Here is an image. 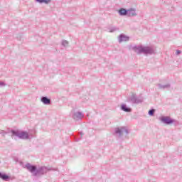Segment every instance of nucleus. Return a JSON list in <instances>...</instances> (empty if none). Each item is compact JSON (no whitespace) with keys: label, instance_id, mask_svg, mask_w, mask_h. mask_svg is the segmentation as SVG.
<instances>
[{"label":"nucleus","instance_id":"obj_11","mask_svg":"<svg viewBox=\"0 0 182 182\" xmlns=\"http://www.w3.org/2000/svg\"><path fill=\"white\" fill-rule=\"evenodd\" d=\"M128 12H129L128 9H126L124 8H121L118 11V14L120 15V16H127Z\"/></svg>","mask_w":182,"mask_h":182},{"label":"nucleus","instance_id":"obj_8","mask_svg":"<svg viewBox=\"0 0 182 182\" xmlns=\"http://www.w3.org/2000/svg\"><path fill=\"white\" fill-rule=\"evenodd\" d=\"M83 113H82L81 112H77L73 114V118L74 119V120H81V119H83Z\"/></svg>","mask_w":182,"mask_h":182},{"label":"nucleus","instance_id":"obj_4","mask_svg":"<svg viewBox=\"0 0 182 182\" xmlns=\"http://www.w3.org/2000/svg\"><path fill=\"white\" fill-rule=\"evenodd\" d=\"M159 120L161 122V123L166 125L173 124V123H174V124H178V121L172 119L170 117L162 116L159 118Z\"/></svg>","mask_w":182,"mask_h":182},{"label":"nucleus","instance_id":"obj_9","mask_svg":"<svg viewBox=\"0 0 182 182\" xmlns=\"http://www.w3.org/2000/svg\"><path fill=\"white\" fill-rule=\"evenodd\" d=\"M136 16H137V14L136 13V9L131 8L128 9V13L127 16L133 17Z\"/></svg>","mask_w":182,"mask_h":182},{"label":"nucleus","instance_id":"obj_10","mask_svg":"<svg viewBox=\"0 0 182 182\" xmlns=\"http://www.w3.org/2000/svg\"><path fill=\"white\" fill-rule=\"evenodd\" d=\"M0 178L4 181H9L11 177L5 173L0 172Z\"/></svg>","mask_w":182,"mask_h":182},{"label":"nucleus","instance_id":"obj_2","mask_svg":"<svg viewBox=\"0 0 182 182\" xmlns=\"http://www.w3.org/2000/svg\"><path fill=\"white\" fill-rule=\"evenodd\" d=\"M132 50L138 55L144 53V55H153L155 52L152 46H134L132 47Z\"/></svg>","mask_w":182,"mask_h":182},{"label":"nucleus","instance_id":"obj_12","mask_svg":"<svg viewBox=\"0 0 182 182\" xmlns=\"http://www.w3.org/2000/svg\"><path fill=\"white\" fill-rule=\"evenodd\" d=\"M121 110H122V112H126L127 113H130V112H132V108L128 107L126 104H122L121 105Z\"/></svg>","mask_w":182,"mask_h":182},{"label":"nucleus","instance_id":"obj_18","mask_svg":"<svg viewBox=\"0 0 182 182\" xmlns=\"http://www.w3.org/2000/svg\"><path fill=\"white\" fill-rule=\"evenodd\" d=\"M156 112V109H151L149 111L148 114L149 116H154V113Z\"/></svg>","mask_w":182,"mask_h":182},{"label":"nucleus","instance_id":"obj_7","mask_svg":"<svg viewBox=\"0 0 182 182\" xmlns=\"http://www.w3.org/2000/svg\"><path fill=\"white\" fill-rule=\"evenodd\" d=\"M130 38L123 33L120 34L118 37V42L122 43V42H129Z\"/></svg>","mask_w":182,"mask_h":182},{"label":"nucleus","instance_id":"obj_6","mask_svg":"<svg viewBox=\"0 0 182 182\" xmlns=\"http://www.w3.org/2000/svg\"><path fill=\"white\" fill-rule=\"evenodd\" d=\"M123 133L129 134V130L124 127L115 128L114 134H117L118 137H122L123 136Z\"/></svg>","mask_w":182,"mask_h":182},{"label":"nucleus","instance_id":"obj_17","mask_svg":"<svg viewBox=\"0 0 182 182\" xmlns=\"http://www.w3.org/2000/svg\"><path fill=\"white\" fill-rule=\"evenodd\" d=\"M61 44L62 46H64V48H68V46H69V42L66 40H63Z\"/></svg>","mask_w":182,"mask_h":182},{"label":"nucleus","instance_id":"obj_20","mask_svg":"<svg viewBox=\"0 0 182 182\" xmlns=\"http://www.w3.org/2000/svg\"><path fill=\"white\" fill-rule=\"evenodd\" d=\"M0 134H1V136H3V137H5V135L8 134V132H6L4 130L0 129Z\"/></svg>","mask_w":182,"mask_h":182},{"label":"nucleus","instance_id":"obj_21","mask_svg":"<svg viewBox=\"0 0 182 182\" xmlns=\"http://www.w3.org/2000/svg\"><path fill=\"white\" fill-rule=\"evenodd\" d=\"M4 86H6V84H5V82L0 81V87H2Z\"/></svg>","mask_w":182,"mask_h":182},{"label":"nucleus","instance_id":"obj_5","mask_svg":"<svg viewBox=\"0 0 182 182\" xmlns=\"http://www.w3.org/2000/svg\"><path fill=\"white\" fill-rule=\"evenodd\" d=\"M128 102L130 103H134V105H139V103L143 102V98L137 97L136 94H133L131 97L128 98Z\"/></svg>","mask_w":182,"mask_h":182},{"label":"nucleus","instance_id":"obj_14","mask_svg":"<svg viewBox=\"0 0 182 182\" xmlns=\"http://www.w3.org/2000/svg\"><path fill=\"white\" fill-rule=\"evenodd\" d=\"M82 137H83V134L82 133V132H80V137L73 135L72 139H73L75 140V141H80V140H82Z\"/></svg>","mask_w":182,"mask_h":182},{"label":"nucleus","instance_id":"obj_22","mask_svg":"<svg viewBox=\"0 0 182 182\" xmlns=\"http://www.w3.org/2000/svg\"><path fill=\"white\" fill-rule=\"evenodd\" d=\"M181 53V50H176V55H180Z\"/></svg>","mask_w":182,"mask_h":182},{"label":"nucleus","instance_id":"obj_19","mask_svg":"<svg viewBox=\"0 0 182 182\" xmlns=\"http://www.w3.org/2000/svg\"><path fill=\"white\" fill-rule=\"evenodd\" d=\"M116 31H119V28H117V27H111L109 28V32H111V33L116 32Z\"/></svg>","mask_w":182,"mask_h":182},{"label":"nucleus","instance_id":"obj_3","mask_svg":"<svg viewBox=\"0 0 182 182\" xmlns=\"http://www.w3.org/2000/svg\"><path fill=\"white\" fill-rule=\"evenodd\" d=\"M11 137H18L21 140H29L31 139L29 134L25 131L11 129Z\"/></svg>","mask_w":182,"mask_h":182},{"label":"nucleus","instance_id":"obj_15","mask_svg":"<svg viewBox=\"0 0 182 182\" xmlns=\"http://www.w3.org/2000/svg\"><path fill=\"white\" fill-rule=\"evenodd\" d=\"M170 84H166V85H161V84H158V87L159 89H161L164 90V89H170Z\"/></svg>","mask_w":182,"mask_h":182},{"label":"nucleus","instance_id":"obj_16","mask_svg":"<svg viewBox=\"0 0 182 182\" xmlns=\"http://www.w3.org/2000/svg\"><path fill=\"white\" fill-rule=\"evenodd\" d=\"M36 2H38V4H46V5L52 2V0H36Z\"/></svg>","mask_w":182,"mask_h":182},{"label":"nucleus","instance_id":"obj_1","mask_svg":"<svg viewBox=\"0 0 182 182\" xmlns=\"http://www.w3.org/2000/svg\"><path fill=\"white\" fill-rule=\"evenodd\" d=\"M25 167L26 169L34 176V177H36L38 176H43L44 174H46L48 173V169L46 166H41L38 168L36 165H32L29 163H27L25 165Z\"/></svg>","mask_w":182,"mask_h":182},{"label":"nucleus","instance_id":"obj_13","mask_svg":"<svg viewBox=\"0 0 182 182\" xmlns=\"http://www.w3.org/2000/svg\"><path fill=\"white\" fill-rule=\"evenodd\" d=\"M41 102H42L43 105H50V99H49L48 97H41Z\"/></svg>","mask_w":182,"mask_h":182}]
</instances>
